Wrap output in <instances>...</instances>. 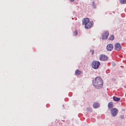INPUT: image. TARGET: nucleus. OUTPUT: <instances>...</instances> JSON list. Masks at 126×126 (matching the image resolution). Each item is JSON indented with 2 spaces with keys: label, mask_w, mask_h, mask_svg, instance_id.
Wrapping results in <instances>:
<instances>
[{
  "label": "nucleus",
  "mask_w": 126,
  "mask_h": 126,
  "mask_svg": "<svg viewBox=\"0 0 126 126\" xmlns=\"http://www.w3.org/2000/svg\"><path fill=\"white\" fill-rule=\"evenodd\" d=\"M103 81L102 79L99 77L95 78V80L93 82L94 86L96 88L99 89L103 86Z\"/></svg>",
  "instance_id": "f257e3e1"
},
{
  "label": "nucleus",
  "mask_w": 126,
  "mask_h": 126,
  "mask_svg": "<svg viewBox=\"0 0 126 126\" xmlns=\"http://www.w3.org/2000/svg\"><path fill=\"white\" fill-rule=\"evenodd\" d=\"M92 65L93 68L95 69H96L98 68L100 65V63L98 61H94L93 62Z\"/></svg>",
  "instance_id": "f03ea898"
},
{
  "label": "nucleus",
  "mask_w": 126,
  "mask_h": 126,
  "mask_svg": "<svg viewBox=\"0 0 126 126\" xmlns=\"http://www.w3.org/2000/svg\"><path fill=\"white\" fill-rule=\"evenodd\" d=\"M118 112V110L116 108H113L111 110V114L113 116H116Z\"/></svg>",
  "instance_id": "7ed1b4c3"
},
{
  "label": "nucleus",
  "mask_w": 126,
  "mask_h": 126,
  "mask_svg": "<svg viewBox=\"0 0 126 126\" xmlns=\"http://www.w3.org/2000/svg\"><path fill=\"white\" fill-rule=\"evenodd\" d=\"M93 24V22L92 21H90L88 23L85 24V29H88L91 28Z\"/></svg>",
  "instance_id": "20e7f679"
},
{
  "label": "nucleus",
  "mask_w": 126,
  "mask_h": 126,
  "mask_svg": "<svg viewBox=\"0 0 126 126\" xmlns=\"http://www.w3.org/2000/svg\"><path fill=\"white\" fill-rule=\"evenodd\" d=\"M109 35V33L107 31L105 32L102 35V39H106L107 38Z\"/></svg>",
  "instance_id": "39448f33"
},
{
  "label": "nucleus",
  "mask_w": 126,
  "mask_h": 126,
  "mask_svg": "<svg viewBox=\"0 0 126 126\" xmlns=\"http://www.w3.org/2000/svg\"><path fill=\"white\" fill-rule=\"evenodd\" d=\"M115 49L117 50H120L121 48V45L119 43H116L115 45Z\"/></svg>",
  "instance_id": "423d86ee"
},
{
  "label": "nucleus",
  "mask_w": 126,
  "mask_h": 126,
  "mask_svg": "<svg viewBox=\"0 0 126 126\" xmlns=\"http://www.w3.org/2000/svg\"><path fill=\"white\" fill-rule=\"evenodd\" d=\"M100 59L101 60L106 61L108 59V58L107 56L102 55L100 56Z\"/></svg>",
  "instance_id": "0eeeda50"
},
{
  "label": "nucleus",
  "mask_w": 126,
  "mask_h": 126,
  "mask_svg": "<svg viewBox=\"0 0 126 126\" xmlns=\"http://www.w3.org/2000/svg\"><path fill=\"white\" fill-rule=\"evenodd\" d=\"M113 48V45L111 44H108L107 47V49L108 51L112 50Z\"/></svg>",
  "instance_id": "6e6552de"
},
{
  "label": "nucleus",
  "mask_w": 126,
  "mask_h": 126,
  "mask_svg": "<svg viewBox=\"0 0 126 126\" xmlns=\"http://www.w3.org/2000/svg\"><path fill=\"white\" fill-rule=\"evenodd\" d=\"M90 22L89 19L87 18H84L83 20V23L85 25L86 24Z\"/></svg>",
  "instance_id": "1a4fd4ad"
},
{
  "label": "nucleus",
  "mask_w": 126,
  "mask_h": 126,
  "mask_svg": "<svg viewBox=\"0 0 126 126\" xmlns=\"http://www.w3.org/2000/svg\"><path fill=\"white\" fill-rule=\"evenodd\" d=\"M94 108H97L99 106V104L98 103L95 102L93 105Z\"/></svg>",
  "instance_id": "9d476101"
},
{
  "label": "nucleus",
  "mask_w": 126,
  "mask_h": 126,
  "mask_svg": "<svg viewBox=\"0 0 126 126\" xmlns=\"http://www.w3.org/2000/svg\"><path fill=\"white\" fill-rule=\"evenodd\" d=\"M113 100L116 101H118L120 100V98L116 97V96H114L113 97Z\"/></svg>",
  "instance_id": "9b49d317"
},
{
  "label": "nucleus",
  "mask_w": 126,
  "mask_h": 126,
  "mask_svg": "<svg viewBox=\"0 0 126 126\" xmlns=\"http://www.w3.org/2000/svg\"><path fill=\"white\" fill-rule=\"evenodd\" d=\"M113 103L112 102H110L109 103L108 107L109 108H111L113 107Z\"/></svg>",
  "instance_id": "f8f14e48"
},
{
  "label": "nucleus",
  "mask_w": 126,
  "mask_h": 126,
  "mask_svg": "<svg viewBox=\"0 0 126 126\" xmlns=\"http://www.w3.org/2000/svg\"><path fill=\"white\" fill-rule=\"evenodd\" d=\"M75 72L77 75H79L80 74L81 72L79 70H77Z\"/></svg>",
  "instance_id": "ddd939ff"
},
{
  "label": "nucleus",
  "mask_w": 126,
  "mask_h": 126,
  "mask_svg": "<svg viewBox=\"0 0 126 126\" xmlns=\"http://www.w3.org/2000/svg\"><path fill=\"white\" fill-rule=\"evenodd\" d=\"M114 36L113 35H111L109 38V40H113L114 39Z\"/></svg>",
  "instance_id": "4468645a"
},
{
  "label": "nucleus",
  "mask_w": 126,
  "mask_h": 126,
  "mask_svg": "<svg viewBox=\"0 0 126 126\" xmlns=\"http://www.w3.org/2000/svg\"><path fill=\"white\" fill-rule=\"evenodd\" d=\"M120 2L122 4L126 3V0H121Z\"/></svg>",
  "instance_id": "2eb2a0df"
},
{
  "label": "nucleus",
  "mask_w": 126,
  "mask_h": 126,
  "mask_svg": "<svg viewBox=\"0 0 126 126\" xmlns=\"http://www.w3.org/2000/svg\"><path fill=\"white\" fill-rule=\"evenodd\" d=\"M78 34L77 31H76L74 32V35L76 36Z\"/></svg>",
  "instance_id": "dca6fc26"
},
{
  "label": "nucleus",
  "mask_w": 126,
  "mask_h": 126,
  "mask_svg": "<svg viewBox=\"0 0 126 126\" xmlns=\"http://www.w3.org/2000/svg\"><path fill=\"white\" fill-rule=\"evenodd\" d=\"M92 5L94 8H95L96 6L95 5V3L94 2H92Z\"/></svg>",
  "instance_id": "f3484780"
},
{
  "label": "nucleus",
  "mask_w": 126,
  "mask_h": 126,
  "mask_svg": "<svg viewBox=\"0 0 126 126\" xmlns=\"http://www.w3.org/2000/svg\"><path fill=\"white\" fill-rule=\"evenodd\" d=\"M91 51L92 52V55L93 54H94V50H91Z\"/></svg>",
  "instance_id": "a211bd4d"
},
{
  "label": "nucleus",
  "mask_w": 126,
  "mask_h": 126,
  "mask_svg": "<svg viewBox=\"0 0 126 126\" xmlns=\"http://www.w3.org/2000/svg\"><path fill=\"white\" fill-rule=\"evenodd\" d=\"M72 2L74 1V0H70Z\"/></svg>",
  "instance_id": "6ab92c4d"
}]
</instances>
